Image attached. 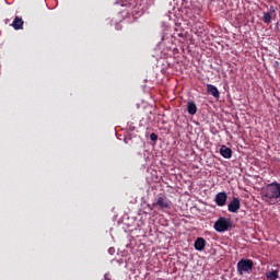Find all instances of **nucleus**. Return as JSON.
Segmentation results:
<instances>
[{
    "label": "nucleus",
    "mask_w": 280,
    "mask_h": 280,
    "mask_svg": "<svg viewBox=\"0 0 280 280\" xmlns=\"http://www.w3.org/2000/svg\"><path fill=\"white\" fill-rule=\"evenodd\" d=\"M262 200L265 202H268V200H280V184L277 182L269 184L262 195Z\"/></svg>",
    "instance_id": "1"
},
{
    "label": "nucleus",
    "mask_w": 280,
    "mask_h": 280,
    "mask_svg": "<svg viewBox=\"0 0 280 280\" xmlns=\"http://www.w3.org/2000/svg\"><path fill=\"white\" fill-rule=\"evenodd\" d=\"M254 267H255V264L253 262L252 259L242 258L236 265V270L241 276L244 275V272H246L247 275H250Z\"/></svg>",
    "instance_id": "2"
},
{
    "label": "nucleus",
    "mask_w": 280,
    "mask_h": 280,
    "mask_svg": "<svg viewBox=\"0 0 280 280\" xmlns=\"http://www.w3.org/2000/svg\"><path fill=\"white\" fill-rule=\"evenodd\" d=\"M233 226V222H231V219H228L225 217H221L214 222L213 229L217 231V233H226L229 229Z\"/></svg>",
    "instance_id": "3"
},
{
    "label": "nucleus",
    "mask_w": 280,
    "mask_h": 280,
    "mask_svg": "<svg viewBox=\"0 0 280 280\" xmlns=\"http://www.w3.org/2000/svg\"><path fill=\"white\" fill-rule=\"evenodd\" d=\"M153 207H159L160 211L170 209L172 207V200H170L165 195L160 196L156 201L153 202Z\"/></svg>",
    "instance_id": "4"
},
{
    "label": "nucleus",
    "mask_w": 280,
    "mask_h": 280,
    "mask_svg": "<svg viewBox=\"0 0 280 280\" xmlns=\"http://www.w3.org/2000/svg\"><path fill=\"white\" fill-rule=\"evenodd\" d=\"M241 207L240 198L233 197L232 201L228 205V211H230V213H237Z\"/></svg>",
    "instance_id": "5"
},
{
    "label": "nucleus",
    "mask_w": 280,
    "mask_h": 280,
    "mask_svg": "<svg viewBox=\"0 0 280 280\" xmlns=\"http://www.w3.org/2000/svg\"><path fill=\"white\" fill-rule=\"evenodd\" d=\"M226 200H229V195H226V192L221 191L215 195L214 202L218 207H224L226 205Z\"/></svg>",
    "instance_id": "6"
},
{
    "label": "nucleus",
    "mask_w": 280,
    "mask_h": 280,
    "mask_svg": "<svg viewBox=\"0 0 280 280\" xmlns=\"http://www.w3.org/2000/svg\"><path fill=\"white\" fill-rule=\"evenodd\" d=\"M207 92L215 100H220V91L213 84H207Z\"/></svg>",
    "instance_id": "7"
},
{
    "label": "nucleus",
    "mask_w": 280,
    "mask_h": 280,
    "mask_svg": "<svg viewBox=\"0 0 280 280\" xmlns=\"http://www.w3.org/2000/svg\"><path fill=\"white\" fill-rule=\"evenodd\" d=\"M220 154L223 159H231V156H233V150L226 145H222L220 148Z\"/></svg>",
    "instance_id": "8"
},
{
    "label": "nucleus",
    "mask_w": 280,
    "mask_h": 280,
    "mask_svg": "<svg viewBox=\"0 0 280 280\" xmlns=\"http://www.w3.org/2000/svg\"><path fill=\"white\" fill-rule=\"evenodd\" d=\"M24 21L20 18V16H15L13 22L11 23V27H13V30H23V25H24Z\"/></svg>",
    "instance_id": "9"
},
{
    "label": "nucleus",
    "mask_w": 280,
    "mask_h": 280,
    "mask_svg": "<svg viewBox=\"0 0 280 280\" xmlns=\"http://www.w3.org/2000/svg\"><path fill=\"white\" fill-rule=\"evenodd\" d=\"M205 246H207V241H205V238L198 237L195 241V244H194L195 250H205Z\"/></svg>",
    "instance_id": "10"
},
{
    "label": "nucleus",
    "mask_w": 280,
    "mask_h": 280,
    "mask_svg": "<svg viewBox=\"0 0 280 280\" xmlns=\"http://www.w3.org/2000/svg\"><path fill=\"white\" fill-rule=\"evenodd\" d=\"M187 110L189 115H196L198 113V106L194 101H189L187 104Z\"/></svg>",
    "instance_id": "11"
},
{
    "label": "nucleus",
    "mask_w": 280,
    "mask_h": 280,
    "mask_svg": "<svg viewBox=\"0 0 280 280\" xmlns=\"http://www.w3.org/2000/svg\"><path fill=\"white\" fill-rule=\"evenodd\" d=\"M266 277L268 280H277L279 279V272L273 270V271L267 272Z\"/></svg>",
    "instance_id": "12"
},
{
    "label": "nucleus",
    "mask_w": 280,
    "mask_h": 280,
    "mask_svg": "<svg viewBox=\"0 0 280 280\" xmlns=\"http://www.w3.org/2000/svg\"><path fill=\"white\" fill-rule=\"evenodd\" d=\"M262 21L264 23H272V14L270 12L264 13Z\"/></svg>",
    "instance_id": "13"
},
{
    "label": "nucleus",
    "mask_w": 280,
    "mask_h": 280,
    "mask_svg": "<svg viewBox=\"0 0 280 280\" xmlns=\"http://www.w3.org/2000/svg\"><path fill=\"white\" fill-rule=\"evenodd\" d=\"M150 139H151V141H159V136L156 133L152 132L150 135Z\"/></svg>",
    "instance_id": "14"
},
{
    "label": "nucleus",
    "mask_w": 280,
    "mask_h": 280,
    "mask_svg": "<svg viewBox=\"0 0 280 280\" xmlns=\"http://www.w3.org/2000/svg\"><path fill=\"white\" fill-rule=\"evenodd\" d=\"M122 8H132V3L128 2V1H125L122 4H121Z\"/></svg>",
    "instance_id": "15"
},
{
    "label": "nucleus",
    "mask_w": 280,
    "mask_h": 280,
    "mask_svg": "<svg viewBox=\"0 0 280 280\" xmlns=\"http://www.w3.org/2000/svg\"><path fill=\"white\" fill-rule=\"evenodd\" d=\"M124 141H125V143H130V141H132V138L131 137H126L125 139H124Z\"/></svg>",
    "instance_id": "16"
},
{
    "label": "nucleus",
    "mask_w": 280,
    "mask_h": 280,
    "mask_svg": "<svg viewBox=\"0 0 280 280\" xmlns=\"http://www.w3.org/2000/svg\"><path fill=\"white\" fill-rule=\"evenodd\" d=\"M155 207H156V206H154V203L148 205V208L150 209V211H153Z\"/></svg>",
    "instance_id": "17"
},
{
    "label": "nucleus",
    "mask_w": 280,
    "mask_h": 280,
    "mask_svg": "<svg viewBox=\"0 0 280 280\" xmlns=\"http://www.w3.org/2000/svg\"><path fill=\"white\" fill-rule=\"evenodd\" d=\"M116 30H121V25L117 24Z\"/></svg>",
    "instance_id": "18"
}]
</instances>
